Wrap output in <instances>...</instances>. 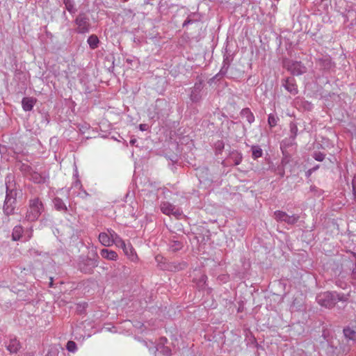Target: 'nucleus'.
<instances>
[{
    "mask_svg": "<svg viewBox=\"0 0 356 356\" xmlns=\"http://www.w3.org/2000/svg\"><path fill=\"white\" fill-rule=\"evenodd\" d=\"M277 174L280 175L281 177L284 176V166L281 165L277 167Z\"/></svg>",
    "mask_w": 356,
    "mask_h": 356,
    "instance_id": "de8ad7c7",
    "label": "nucleus"
},
{
    "mask_svg": "<svg viewBox=\"0 0 356 356\" xmlns=\"http://www.w3.org/2000/svg\"><path fill=\"white\" fill-rule=\"evenodd\" d=\"M298 129L296 123L294 122H291L289 124V136L296 138V136L298 135Z\"/></svg>",
    "mask_w": 356,
    "mask_h": 356,
    "instance_id": "c9c22d12",
    "label": "nucleus"
},
{
    "mask_svg": "<svg viewBox=\"0 0 356 356\" xmlns=\"http://www.w3.org/2000/svg\"><path fill=\"white\" fill-rule=\"evenodd\" d=\"M283 156L284 157L282 159L281 165L284 166L289 162L290 156L286 153V151L285 152V154H283Z\"/></svg>",
    "mask_w": 356,
    "mask_h": 356,
    "instance_id": "c03bdc74",
    "label": "nucleus"
},
{
    "mask_svg": "<svg viewBox=\"0 0 356 356\" xmlns=\"http://www.w3.org/2000/svg\"><path fill=\"white\" fill-rule=\"evenodd\" d=\"M66 348L69 352L74 353L77 349L76 343L73 341H69L67 343Z\"/></svg>",
    "mask_w": 356,
    "mask_h": 356,
    "instance_id": "4c0bfd02",
    "label": "nucleus"
},
{
    "mask_svg": "<svg viewBox=\"0 0 356 356\" xmlns=\"http://www.w3.org/2000/svg\"><path fill=\"white\" fill-rule=\"evenodd\" d=\"M352 186H353V193L355 198L356 197V177H355L353 179Z\"/></svg>",
    "mask_w": 356,
    "mask_h": 356,
    "instance_id": "49530a36",
    "label": "nucleus"
},
{
    "mask_svg": "<svg viewBox=\"0 0 356 356\" xmlns=\"http://www.w3.org/2000/svg\"><path fill=\"white\" fill-rule=\"evenodd\" d=\"M97 265L98 263L95 259L81 255L78 259L77 268L83 273L91 274Z\"/></svg>",
    "mask_w": 356,
    "mask_h": 356,
    "instance_id": "39448f33",
    "label": "nucleus"
},
{
    "mask_svg": "<svg viewBox=\"0 0 356 356\" xmlns=\"http://www.w3.org/2000/svg\"><path fill=\"white\" fill-rule=\"evenodd\" d=\"M99 241L104 246H111L113 244V239L106 232H101L99 234Z\"/></svg>",
    "mask_w": 356,
    "mask_h": 356,
    "instance_id": "f3484780",
    "label": "nucleus"
},
{
    "mask_svg": "<svg viewBox=\"0 0 356 356\" xmlns=\"http://www.w3.org/2000/svg\"><path fill=\"white\" fill-rule=\"evenodd\" d=\"M44 209V205L39 197H34L29 200V209L26 214V219L28 221H35L38 219Z\"/></svg>",
    "mask_w": 356,
    "mask_h": 356,
    "instance_id": "7ed1b4c3",
    "label": "nucleus"
},
{
    "mask_svg": "<svg viewBox=\"0 0 356 356\" xmlns=\"http://www.w3.org/2000/svg\"><path fill=\"white\" fill-rule=\"evenodd\" d=\"M122 1L125 2V1H127L128 0H122Z\"/></svg>",
    "mask_w": 356,
    "mask_h": 356,
    "instance_id": "052dcab7",
    "label": "nucleus"
},
{
    "mask_svg": "<svg viewBox=\"0 0 356 356\" xmlns=\"http://www.w3.org/2000/svg\"><path fill=\"white\" fill-rule=\"evenodd\" d=\"M35 102V100L33 97H24L22 100V108L25 111H30L33 109Z\"/></svg>",
    "mask_w": 356,
    "mask_h": 356,
    "instance_id": "dca6fc26",
    "label": "nucleus"
},
{
    "mask_svg": "<svg viewBox=\"0 0 356 356\" xmlns=\"http://www.w3.org/2000/svg\"><path fill=\"white\" fill-rule=\"evenodd\" d=\"M312 157L317 161H323L325 158V154L321 152H314Z\"/></svg>",
    "mask_w": 356,
    "mask_h": 356,
    "instance_id": "ea45409f",
    "label": "nucleus"
},
{
    "mask_svg": "<svg viewBox=\"0 0 356 356\" xmlns=\"http://www.w3.org/2000/svg\"><path fill=\"white\" fill-rule=\"evenodd\" d=\"M184 244L181 241L177 240H172L169 243V248L172 252H177L181 250Z\"/></svg>",
    "mask_w": 356,
    "mask_h": 356,
    "instance_id": "c756f323",
    "label": "nucleus"
},
{
    "mask_svg": "<svg viewBox=\"0 0 356 356\" xmlns=\"http://www.w3.org/2000/svg\"><path fill=\"white\" fill-rule=\"evenodd\" d=\"M179 266H180V267H179V268H177V269H178V270H179V269H182V268H185V267H186V263H181V264H179Z\"/></svg>",
    "mask_w": 356,
    "mask_h": 356,
    "instance_id": "6e6d98bb",
    "label": "nucleus"
},
{
    "mask_svg": "<svg viewBox=\"0 0 356 356\" xmlns=\"http://www.w3.org/2000/svg\"><path fill=\"white\" fill-rule=\"evenodd\" d=\"M318 64L321 68L327 70L332 67L331 59L328 57L321 58L318 60Z\"/></svg>",
    "mask_w": 356,
    "mask_h": 356,
    "instance_id": "5701e85b",
    "label": "nucleus"
},
{
    "mask_svg": "<svg viewBox=\"0 0 356 356\" xmlns=\"http://www.w3.org/2000/svg\"><path fill=\"white\" fill-rule=\"evenodd\" d=\"M58 347L56 345H51L49 346L48 352L46 356H58Z\"/></svg>",
    "mask_w": 356,
    "mask_h": 356,
    "instance_id": "f704fd0d",
    "label": "nucleus"
},
{
    "mask_svg": "<svg viewBox=\"0 0 356 356\" xmlns=\"http://www.w3.org/2000/svg\"><path fill=\"white\" fill-rule=\"evenodd\" d=\"M348 294L340 293L337 291H325L316 296L317 302L322 307L332 308L338 302H346L348 300Z\"/></svg>",
    "mask_w": 356,
    "mask_h": 356,
    "instance_id": "f03ea898",
    "label": "nucleus"
},
{
    "mask_svg": "<svg viewBox=\"0 0 356 356\" xmlns=\"http://www.w3.org/2000/svg\"><path fill=\"white\" fill-rule=\"evenodd\" d=\"M156 350L160 351L164 355L170 356L171 355V350L170 348L163 346L161 347H156Z\"/></svg>",
    "mask_w": 356,
    "mask_h": 356,
    "instance_id": "58836bf2",
    "label": "nucleus"
},
{
    "mask_svg": "<svg viewBox=\"0 0 356 356\" xmlns=\"http://www.w3.org/2000/svg\"><path fill=\"white\" fill-rule=\"evenodd\" d=\"M225 147V144L222 140H218L215 143V148L218 153H220Z\"/></svg>",
    "mask_w": 356,
    "mask_h": 356,
    "instance_id": "37998d69",
    "label": "nucleus"
},
{
    "mask_svg": "<svg viewBox=\"0 0 356 356\" xmlns=\"http://www.w3.org/2000/svg\"><path fill=\"white\" fill-rule=\"evenodd\" d=\"M274 218L278 222H284L289 225H293L299 220L300 216L298 214L289 216L286 212L278 210L274 212Z\"/></svg>",
    "mask_w": 356,
    "mask_h": 356,
    "instance_id": "6e6552de",
    "label": "nucleus"
},
{
    "mask_svg": "<svg viewBox=\"0 0 356 356\" xmlns=\"http://www.w3.org/2000/svg\"><path fill=\"white\" fill-rule=\"evenodd\" d=\"M207 280V276L206 275H202L200 278V283H202L204 284L206 283V281Z\"/></svg>",
    "mask_w": 356,
    "mask_h": 356,
    "instance_id": "8fccbe9b",
    "label": "nucleus"
},
{
    "mask_svg": "<svg viewBox=\"0 0 356 356\" xmlns=\"http://www.w3.org/2000/svg\"><path fill=\"white\" fill-rule=\"evenodd\" d=\"M282 86L291 95H296L298 92V86L293 77L289 76L282 80Z\"/></svg>",
    "mask_w": 356,
    "mask_h": 356,
    "instance_id": "9d476101",
    "label": "nucleus"
},
{
    "mask_svg": "<svg viewBox=\"0 0 356 356\" xmlns=\"http://www.w3.org/2000/svg\"><path fill=\"white\" fill-rule=\"evenodd\" d=\"M100 255L102 258L111 261H115L118 257V255L116 252L106 248L101 250Z\"/></svg>",
    "mask_w": 356,
    "mask_h": 356,
    "instance_id": "4468645a",
    "label": "nucleus"
},
{
    "mask_svg": "<svg viewBox=\"0 0 356 356\" xmlns=\"http://www.w3.org/2000/svg\"><path fill=\"white\" fill-rule=\"evenodd\" d=\"M310 191L317 197H320L323 193L322 189L318 188L316 186H311Z\"/></svg>",
    "mask_w": 356,
    "mask_h": 356,
    "instance_id": "a19ab883",
    "label": "nucleus"
},
{
    "mask_svg": "<svg viewBox=\"0 0 356 356\" xmlns=\"http://www.w3.org/2000/svg\"><path fill=\"white\" fill-rule=\"evenodd\" d=\"M107 232V233L109 235V237L112 238L113 243H115L118 245L120 243V240L122 239L113 229H108Z\"/></svg>",
    "mask_w": 356,
    "mask_h": 356,
    "instance_id": "e433bc0d",
    "label": "nucleus"
},
{
    "mask_svg": "<svg viewBox=\"0 0 356 356\" xmlns=\"http://www.w3.org/2000/svg\"><path fill=\"white\" fill-rule=\"evenodd\" d=\"M6 185V197L3 204V212L6 216V220L3 222L8 223L10 216L15 213V209L17 207V184L15 180V176L9 173L5 177Z\"/></svg>",
    "mask_w": 356,
    "mask_h": 356,
    "instance_id": "f257e3e1",
    "label": "nucleus"
},
{
    "mask_svg": "<svg viewBox=\"0 0 356 356\" xmlns=\"http://www.w3.org/2000/svg\"><path fill=\"white\" fill-rule=\"evenodd\" d=\"M343 332L346 339L348 340L356 341V332L354 330L348 327H345Z\"/></svg>",
    "mask_w": 356,
    "mask_h": 356,
    "instance_id": "c85d7f7f",
    "label": "nucleus"
},
{
    "mask_svg": "<svg viewBox=\"0 0 356 356\" xmlns=\"http://www.w3.org/2000/svg\"><path fill=\"white\" fill-rule=\"evenodd\" d=\"M229 61H228V58L227 57L226 58L224 59L223 60V65L222 67H221L219 73H218L216 76H214L213 77H212L209 81V83H211L212 82L214 81L215 79H218V78H220L222 76H223L227 72V70L229 68Z\"/></svg>",
    "mask_w": 356,
    "mask_h": 356,
    "instance_id": "2eb2a0df",
    "label": "nucleus"
},
{
    "mask_svg": "<svg viewBox=\"0 0 356 356\" xmlns=\"http://www.w3.org/2000/svg\"><path fill=\"white\" fill-rule=\"evenodd\" d=\"M19 170L24 174V176L29 177L33 171V168L26 163H20L19 166Z\"/></svg>",
    "mask_w": 356,
    "mask_h": 356,
    "instance_id": "72a5a7b5",
    "label": "nucleus"
},
{
    "mask_svg": "<svg viewBox=\"0 0 356 356\" xmlns=\"http://www.w3.org/2000/svg\"><path fill=\"white\" fill-rule=\"evenodd\" d=\"M343 283L341 281H337L336 282V285L341 287V288H343L344 289L345 287L342 285Z\"/></svg>",
    "mask_w": 356,
    "mask_h": 356,
    "instance_id": "864d4df0",
    "label": "nucleus"
},
{
    "mask_svg": "<svg viewBox=\"0 0 356 356\" xmlns=\"http://www.w3.org/2000/svg\"><path fill=\"white\" fill-rule=\"evenodd\" d=\"M341 15L345 19L344 22H348V28L356 29V5H347Z\"/></svg>",
    "mask_w": 356,
    "mask_h": 356,
    "instance_id": "423d86ee",
    "label": "nucleus"
},
{
    "mask_svg": "<svg viewBox=\"0 0 356 356\" xmlns=\"http://www.w3.org/2000/svg\"><path fill=\"white\" fill-rule=\"evenodd\" d=\"M242 159L241 153L236 150L231 152L229 156V159L232 160L235 165H239L242 161Z\"/></svg>",
    "mask_w": 356,
    "mask_h": 356,
    "instance_id": "aec40b11",
    "label": "nucleus"
},
{
    "mask_svg": "<svg viewBox=\"0 0 356 356\" xmlns=\"http://www.w3.org/2000/svg\"><path fill=\"white\" fill-rule=\"evenodd\" d=\"M284 66L293 76H300L307 72V67L300 61L286 60Z\"/></svg>",
    "mask_w": 356,
    "mask_h": 356,
    "instance_id": "0eeeda50",
    "label": "nucleus"
},
{
    "mask_svg": "<svg viewBox=\"0 0 356 356\" xmlns=\"http://www.w3.org/2000/svg\"><path fill=\"white\" fill-rule=\"evenodd\" d=\"M149 129V125L147 124H140L139 125V129L142 131H147Z\"/></svg>",
    "mask_w": 356,
    "mask_h": 356,
    "instance_id": "09e8293b",
    "label": "nucleus"
},
{
    "mask_svg": "<svg viewBox=\"0 0 356 356\" xmlns=\"http://www.w3.org/2000/svg\"><path fill=\"white\" fill-rule=\"evenodd\" d=\"M74 186L76 187V188H79V189H81L82 188V184L81 183V181L79 180H76L74 183Z\"/></svg>",
    "mask_w": 356,
    "mask_h": 356,
    "instance_id": "603ef678",
    "label": "nucleus"
},
{
    "mask_svg": "<svg viewBox=\"0 0 356 356\" xmlns=\"http://www.w3.org/2000/svg\"><path fill=\"white\" fill-rule=\"evenodd\" d=\"M318 168H319V165H316V166H314V167L312 168L311 169H312V170L313 172H315L316 170H318Z\"/></svg>",
    "mask_w": 356,
    "mask_h": 356,
    "instance_id": "13d9d810",
    "label": "nucleus"
},
{
    "mask_svg": "<svg viewBox=\"0 0 356 356\" xmlns=\"http://www.w3.org/2000/svg\"><path fill=\"white\" fill-rule=\"evenodd\" d=\"M240 114L243 118H245L249 124H251L254 122V115L249 108H243Z\"/></svg>",
    "mask_w": 356,
    "mask_h": 356,
    "instance_id": "6ab92c4d",
    "label": "nucleus"
},
{
    "mask_svg": "<svg viewBox=\"0 0 356 356\" xmlns=\"http://www.w3.org/2000/svg\"><path fill=\"white\" fill-rule=\"evenodd\" d=\"M252 158L253 159H257L263 156V150L259 145H252L251 147Z\"/></svg>",
    "mask_w": 356,
    "mask_h": 356,
    "instance_id": "cd10ccee",
    "label": "nucleus"
},
{
    "mask_svg": "<svg viewBox=\"0 0 356 356\" xmlns=\"http://www.w3.org/2000/svg\"><path fill=\"white\" fill-rule=\"evenodd\" d=\"M296 145V138L293 137L289 136V137L283 139L280 143V149L282 152V154H285V152L286 151L287 148Z\"/></svg>",
    "mask_w": 356,
    "mask_h": 356,
    "instance_id": "ddd939ff",
    "label": "nucleus"
},
{
    "mask_svg": "<svg viewBox=\"0 0 356 356\" xmlns=\"http://www.w3.org/2000/svg\"><path fill=\"white\" fill-rule=\"evenodd\" d=\"M62 282L60 281H58L57 282H54V280L52 277H49V287L53 288L55 291H51L52 293H60L61 292L60 285Z\"/></svg>",
    "mask_w": 356,
    "mask_h": 356,
    "instance_id": "bb28decb",
    "label": "nucleus"
},
{
    "mask_svg": "<svg viewBox=\"0 0 356 356\" xmlns=\"http://www.w3.org/2000/svg\"><path fill=\"white\" fill-rule=\"evenodd\" d=\"M203 89V84L202 81L196 82L194 86L191 88V94L189 95L190 99L194 102H199L202 99L201 92Z\"/></svg>",
    "mask_w": 356,
    "mask_h": 356,
    "instance_id": "9b49d317",
    "label": "nucleus"
},
{
    "mask_svg": "<svg viewBox=\"0 0 356 356\" xmlns=\"http://www.w3.org/2000/svg\"><path fill=\"white\" fill-rule=\"evenodd\" d=\"M160 209L163 214L168 216L173 215L177 218H179L182 215V211L179 209L176 208L175 205L169 202H161Z\"/></svg>",
    "mask_w": 356,
    "mask_h": 356,
    "instance_id": "1a4fd4ad",
    "label": "nucleus"
},
{
    "mask_svg": "<svg viewBox=\"0 0 356 356\" xmlns=\"http://www.w3.org/2000/svg\"><path fill=\"white\" fill-rule=\"evenodd\" d=\"M355 258V262H352V266L350 268L351 270V277L353 280H356V254H354Z\"/></svg>",
    "mask_w": 356,
    "mask_h": 356,
    "instance_id": "79ce46f5",
    "label": "nucleus"
},
{
    "mask_svg": "<svg viewBox=\"0 0 356 356\" xmlns=\"http://www.w3.org/2000/svg\"><path fill=\"white\" fill-rule=\"evenodd\" d=\"M53 203L55 209L59 211L66 212L67 208L63 201L59 197H55L53 200Z\"/></svg>",
    "mask_w": 356,
    "mask_h": 356,
    "instance_id": "4be33fe9",
    "label": "nucleus"
},
{
    "mask_svg": "<svg viewBox=\"0 0 356 356\" xmlns=\"http://www.w3.org/2000/svg\"><path fill=\"white\" fill-rule=\"evenodd\" d=\"M168 339L165 337H161L159 339V342L156 347H161L163 346H165V344L167 343Z\"/></svg>",
    "mask_w": 356,
    "mask_h": 356,
    "instance_id": "a18cd8bd",
    "label": "nucleus"
},
{
    "mask_svg": "<svg viewBox=\"0 0 356 356\" xmlns=\"http://www.w3.org/2000/svg\"><path fill=\"white\" fill-rule=\"evenodd\" d=\"M136 142H137V140H136V138L131 139V140H130V143H131V145H135V143H136Z\"/></svg>",
    "mask_w": 356,
    "mask_h": 356,
    "instance_id": "4d7b16f0",
    "label": "nucleus"
},
{
    "mask_svg": "<svg viewBox=\"0 0 356 356\" xmlns=\"http://www.w3.org/2000/svg\"><path fill=\"white\" fill-rule=\"evenodd\" d=\"M200 18L198 17L197 14L196 13H191L188 16L184 22L182 26L185 27L188 26V24H192L196 22H198Z\"/></svg>",
    "mask_w": 356,
    "mask_h": 356,
    "instance_id": "7c9ffc66",
    "label": "nucleus"
},
{
    "mask_svg": "<svg viewBox=\"0 0 356 356\" xmlns=\"http://www.w3.org/2000/svg\"><path fill=\"white\" fill-rule=\"evenodd\" d=\"M87 42L91 49H95L98 47L100 42L98 37L96 35L92 34L88 37Z\"/></svg>",
    "mask_w": 356,
    "mask_h": 356,
    "instance_id": "b1692460",
    "label": "nucleus"
},
{
    "mask_svg": "<svg viewBox=\"0 0 356 356\" xmlns=\"http://www.w3.org/2000/svg\"><path fill=\"white\" fill-rule=\"evenodd\" d=\"M45 35H46V38H48L49 35H51V33H48L47 31H46Z\"/></svg>",
    "mask_w": 356,
    "mask_h": 356,
    "instance_id": "bf43d9fd",
    "label": "nucleus"
},
{
    "mask_svg": "<svg viewBox=\"0 0 356 356\" xmlns=\"http://www.w3.org/2000/svg\"><path fill=\"white\" fill-rule=\"evenodd\" d=\"M31 181L36 184H41L44 182V178L40 172H38L34 170L28 177Z\"/></svg>",
    "mask_w": 356,
    "mask_h": 356,
    "instance_id": "412c9836",
    "label": "nucleus"
},
{
    "mask_svg": "<svg viewBox=\"0 0 356 356\" xmlns=\"http://www.w3.org/2000/svg\"><path fill=\"white\" fill-rule=\"evenodd\" d=\"M79 195L82 198H85L88 197L89 194L86 192V191L83 190L82 192L79 193Z\"/></svg>",
    "mask_w": 356,
    "mask_h": 356,
    "instance_id": "3c124183",
    "label": "nucleus"
},
{
    "mask_svg": "<svg viewBox=\"0 0 356 356\" xmlns=\"http://www.w3.org/2000/svg\"><path fill=\"white\" fill-rule=\"evenodd\" d=\"M280 119L276 113H270L268 115V124L270 126V127L273 128L277 125V122H279Z\"/></svg>",
    "mask_w": 356,
    "mask_h": 356,
    "instance_id": "473e14b6",
    "label": "nucleus"
},
{
    "mask_svg": "<svg viewBox=\"0 0 356 356\" xmlns=\"http://www.w3.org/2000/svg\"><path fill=\"white\" fill-rule=\"evenodd\" d=\"M314 172L312 170V169L310 168L309 170H308L305 174H306V176L307 177H309Z\"/></svg>",
    "mask_w": 356,
    "mask_h": 356,
    "instance_id": "5fc2aeb1",
    "label": "nucleus"
},
{
    "mask_svg": "<svg viewBox=\"0 0 356 356\" xmlns=\"http://www.w3.org/2000/svg\"><path fill=\"white\" fill-rule=\"evenodd\" d=\"M23 234V227L21 225H16L13 229L12 233V239L13 241H19L22 236Z\"/></svg>",
    "mask_w": 356,
    "mask_h": 356,
    "instance_id": "393cba45",
    "label": "nucleus"
},
{
    "mask_svg": "<svg viewBox=\"0 0 356 356\" xmlns=\"http://www.w3.org/2000/svg\"><path fill=\"white\" fill-rule=\"evenodd\" d=\"M20 348V343L16 339H11L7 346V349L11 353H16Z\"/></svg>",
    "mask_w": 356,
    "mask_h": 356,
    "instance_id": "a211bd4d",
    "label": "nucleus"
},
{
    "mask_svg": "<svg viewBox=\"0 0 356 356\" xmlns=\"http://www.w3.org/2000/svg\"><path fill=\"white\" fill-rule=\"evenodd\" d=\"M168 102L163 99H158L155 102V113L157 115L162 114L161 107L166 106Z\"/></svg>",
    "mask_w": 356,
    "mask_h": 356,
    "instance_id": "2f4dec72",
    "label": "nucleus"
},
{
    "mask_svg": "<svg viewBox=\"0 0 356 356\" xmlns=\"http://www.w3.org/2000/svg\"><path fill=\"white\" fill-rule=\"evenodd\" d=\"M65 9L70 13L74 14L76 12L74 0H63Z\"/></svg>",
    "mask_w": 356,
    "mask_h": 356,
    "instance_id": "a878e982",
    "label": "nucleus"
},
{
    "mask_svg": "<svg viewBox=\"0 0 356 356\" xmlns=\"http://www.w3.org/2000/svg\"><path fill=\"white\" fill-rule=\"evenodd\" d=\"M118 245L123 250L124 254L131 260L134 261L136 258H138L136 252H135L131 243L127 244L124 241L120 240V243Z\"/></svg>",
    "mask_w": 356,
    "mask_h": 356,
    "instance_id": "f8f14e48",
    "label": "nucleus"
},
{
    "mask_svg": "<svg viewBox=\"0 0 356 356\" xmlns=\"http://www.w3.org/2000/svg\"><path fill=\"white\" fill-rule=\"evenodd\" d=\"M74 23L76 26L75 31L79 34L88 33L91 29L90 18L84 12L79 13L74 19Z\"/></svg>",
    "mask_w": 356,
    "mask_h": 356,
    "instance_id": "20e7f679",
    "label": "nucleus"
}]
</instances>
